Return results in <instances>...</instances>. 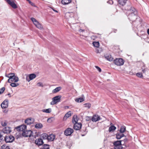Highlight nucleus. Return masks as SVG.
I'll return each mask as SVG.
<instances>
[{"instance_id":"1","label":"nucleus","mask_w":149,"mask_h":149,"mask_svg":"<svg viewBox=\"0 0 149 149\" xmlns=\"http://www.w3.org/2000/svg\"><path fill=\"white\" fill-rule=\"evenodd\" d=\"M133 10L131 13H128L126 14L128 16L129 19L133 22L135 21L137 18V12L135 9H133Z\"/></svg>"},{"instance_id":"2","label":"nucleus","mask_w":149,"mask_h":149,"mask_svg":"<svg viewBox=\"0 0 149 149\" xmlns=\"http://www.w3.org/2000/svg\"><path fill=\"white\" fill-rule=\"evenodd\" d=\"M133 9L135 8L132 6L131 3L130 2L127 3V4L125 7V10L127 11L126 12V14L131 13V12L132 11V10H133Z\"/></svg>"},{"instance_id":"3","label":"nucleus","mask_w":149,"mask_h":149,"mask_svg":"<svg viewBox=\"0 0 149 149\" xmlns=\"http://www.w3.org/2000/svg\"><path fill=\"white\" fill-rule=\"evenodd\" d=\"M122 141L121 140H118L116 141H114L113 143V145L114 146L115 149H122L123 147L122 145V144L121 143Z\"/></svg>"},{"instance_id":"4","label":"nucleus","mask_w":149,"mask_h":149,"mask_svg":"<svg viewBox=\"0 0 149 149\" xmlns=\"http://www.w3.org/2000/svg\"><path fill=\"white\" fill-rule=\"evenodd\" d=\"M114 63L118 66L122 65H123L124 61L122 58H116L113 61Z\"/></svg>"},{"instance_id":"5","label":"nucleus","mask_w":149,"mask_h":149,"mask_svg":"<svg viewBox=\"0 0 149 149\" xmlns=\"http://www.w3.org/2000/svg\"><path fill=\"white\" fill-rule=\"evenodd\" d=\"M61 97V95H58L53 98H52V101L50 102V104L51 105H54L56 104L57 102H60Z\"/></svg>"},{"instance_id":"6","label":"nucleus","mask_w":149,"mask_h":149,"mask_svg":"<svg viewBox=\"0 0 149 149\" xmlns=\"http://www.w3.org/2000/svg\"><path fill=\"white\" fill-rule=\"evenodd\" d=\"M15 139V137L12 135L6 136L4 138V140L6 143H12Z\"/></svg>"},{"instance_id":"7","label":"nucleus","mask_w":149,"mask_h":149,"mask_svg":"<svg viewBox=\"0 0 149 149\" xmlns=\"http://www.w3.org/2000/svg\"><path fill=\"white\" fill-rule=\"evenodd\" d=\"M33 133L32 131L31 130H24L22 134L23 136L25 137H31L32 136Z\"/></svg>"},{"instance_id":"8","label":"nucleus","mask_w":149,"mask_h":149,"mask_svg":"<svg viewBox=\"0 0 149 149\" xmlns=\"http://www.w3.org/2000/svg\"><path fill=\"white\" fill-rule=\"evenodd\" d=\"M73 132L74 130L72 129L68 128L65 130L64 134L66 136H69L71 135Z\"/></svg>"},{"instance_id":"9","label":"nucleus","mask_w":149,"mask_h":149,"mask_svg":"<svg viewBox=\"0 0 149 149\" xmlns=\"http://www.w3.org/2000/svg\"><path fill=\"white\" fill-rule=\"evenodd\" d=\"M26 128V126L25 125H22L19 126H17L16 127V129L17 131H24L25 130Z\"/></svg>"},{"instance_id":"10","label":"nucleus","mask_w":149,"mask_h":149,"mask_svg":"<svg viewBox=\"0 0 149 149\" xmlns=\"http://www.w3.org/2000/svg\"><path fill=\"white\" fill-rule=\"evenodd\" d=\"M11 128L8 127H5L2 130V132L4 134H9L11 132Z\"/></svg>"},{"instance_id":"11","label":"nucleus","mask_w":149,"mask_h":149,"mask_svg":"<svg viewBox=\"0 0 149 149\" xmlns=\"http://www.w3.org/2000/svg\"><path fill=\"white\" fill-rule=\"evenodd\" d=\"M7 2L13 8H17V6L14 2V0H8Z\"/></svg>"},{"instance_id":"12","label":"nucleus","mask_w":149,"mask_h":149,"mask_svg":"<svg viewBox=\"0 0 149 149\" xmlns=\"http://www.w3.org/2000/svg\"><path fill=\"white\" fill-rule=\"evenodd\" d=\"M82 126V124L81 123H76L74 124L73 128L75 130H79Z\"/></svg>"},{"instance_id":"13","label":"nucleus","mask_w":149,"mask_h":149,"mask_svg":"<svg viewBox=\"0 0 149 149\" xmlns=\"http://www.w3.org/2000/svg\"><path fill=\"white\" fill-rule=\"evenodd\" d=\"M8 100H5L1 104V107L3 109L6 108L8 107Z\"/></svg>"},{"instance_id":"14","label":"nucleus","mask_w":149,"mask_h":149,"mask_svg":"<svg viewBox=\"0 0 149 149\" xmlns=\"http://www.w3.org/2000/svg\"><path fill=\"white\" fill-rule=\"evenodd\" d=\"M36 77V75L34 74H30L29 77L27 76L26 77V80L28 81H29L30 80L33 79Z\"/></svg>"},{"instance_id":"15","label":"nucleus","mask_w":149,"mask_h":149,"mask_svg":"<svg viewBox=\"0 0 149 149\" xmlns=\"http://www.w3.org/2000/svg\"><path fill=\"white\" fill-rule=\"evenodd\" d=\"M35 143L37 145L39 146L42 145L43 143V142L42 139H38L35 140Z\"/></svg>"},{"instance_id":"16","label":"nucleus","mask_w":149,"mask_h":149,"mask_svg":"<svg viewBox=\"0 0 149 149\" xmlns=\"http://www.w3.org/2000/svg\"><path fill=\"white\" fill-rule=\"evenodd\" d=\"M105 58L109 61H112L113 59V58L111 56V55L109 54H107L104 55Z\"/></svg>"},{"instance_id":"17","label":"nucleus","mask_w":149,"mask_h":149,"mask_svg":"<svg viewBox=\"0 0 149 149\" xmlns=\"http://www.w3.org/2000/svg\"><path fill=\"white\" fill-rule=\"evenodd\" d=\"M34 119L33 118H27L25 121V123L27 125H30L33 123Z\"/></svg>"},{"instance_id":"18","label":"nucleus","mask_w":149,"mask_h":149,"mask_svg":"<svg viewBox=\"0 0 149 149\" xmlns=\"http://www.w3.org/2000/svg\"><path fill=\"white\" fill-rule=\"evenodd\" d=\"M101 119L100 117L98 115H95L93 116L92 118V120L93 122H96L99 120Z\"/></svg>"},{"instance_id":"19","label":"nucleus","mask_w":149,"mask_h":149,"mask_svg":"<svg viewBox=\"0 0 149 149\" xmlns=\"http://www.w3.org/2000/svg\"><path fill=\"white\" fill-rule=\"evenodd\" d=\"M8 75H10V76L8 77V78H9V79H8V82L9 83H11V81H10V79H12L13 78V77H14V76L15 75L14 73H11L10 74H9Z\"/></svg>"},{"instance_id":"20","label":"nucleus","mask_w":149,"mask_h":149,"mask_svg":"<svg viewBox=\"0 0 149 149\" xmlns=\"http://www.w3.org/2000/svg\"><path fill=\"white\" fill-rule=\"evenodd\" d=\"M36 26L38 29H42V26L40 24L39 22L37 21H36L35 22L33 23Z\"/></svg>"},{"instance_id":"21","label":"nucleus","mask_w":149,"mask_h":149,"mask_svg":"<svg viewBox=\"0 0 149 149\" xmlns=\"http://www.w3.org/2000/svg\"><path fill=\"white\" fill-rule=\"evenodd\" d=\"M127 0H118V3L122 6L124 5L126 3Z\"/></svg>"},{"instance_id":"22","label":"nucleus","mask_w":149,"mask_h":149,"mask_svg":"<svg viewBox=\"0 0 149 149\" xmlns=\"http://www.w3.org/2000/svg\"><path fill=\"white\" fill-rule=\"evenodd\" d=\"M55 135L54 134H50L48 135V140L49 141H53L55 139Z\"/></svg>"},{"instance_id":"23","label":"nucleus","mask_w":149,"mask_h":149,"mask_svg":"<svg viewBox=\"0 0 149 149\" xmlns=\"http://www.w3.org/2000/svg\"><path fill=\"white\" fill-rule=\"evenodd\" d=\"M13 78L12 79H10V81H11V83L13 82H17L19 81V78L18 77L15 76H14V77H13Z\"/></svg>"},{"instance_id":"24","label":"nucleus","mask_w":149,"mask_h":149,"mask_svg":"<svg viewBox=\"0 0 149 149\" xmlns=\"http://www.w3.org/2000/svg\"><path fill=\"white\" fill-rule=\"evenodd\" d=\"M35 128L37 129H40L43 127V125L42 124L40 123H38L35 125Z\"/></svg>"},{"instance_id":"25","label":"nucleus","mask_w":149,"mask_h":149,"mask_svg":"<svg viewBox=\"0 0 149 149\" xmlns=\"http://www.w3.org/2000/svg\"><path fill=\"white\" fill-rule=\"evenodd\" d=\"M78 120V119L77 116L76 115H74L73 117L72 121L73 123H78L77 122Z\"/></svg>"},{"instance_id":"26","label":"nucleus","mask_w":149,"mask_h":149,"mask_svg":"<svg viewBox=\"0 0 149 149\" xmlns=\"http://www.w3.org/2000/svg\"><path fill=\"white\" fill-rule=\"evenodd\" d=\"M71 2V0H62L61 3L64 5L68 4Z\"/></svg>"},{"instance_id":"27","label":"nucleus","mask_w":149,"mask_h":149,"mask_svg":"<svg viewBox=\"0 0 149 149\" xmlns=\"http://www.w3.org/2000/svg\"><path fill=\"white\" fill-rule=\"evenodd\" d=\"M126 130V127L124 125L121 126L120 130V132L122 133L124 132Z\"/></svg>"},{"instance_id":"28","label":"nucleus","mask_w":149,"mask_h":149,"mask_svg":"<svg viewBox=\"0 0 149 149\" xmlns=\"http://www.w3.org/2000/svg\"><path fill=\"white\" fill-rule=\"evenodd\" d=\"M61 89V87H58L56 88L55 89L52 91L53 93H55L59 91Z\"/></svg>"},{"instance_id":"29","label":"nucleus","mask_w":149,"mask_h":149,"mask_svg":"<svg viewBox=\"0 0 149 149\" xmlns=\"http://www.w3.org/2000/svg\"><path fill=\"white\" fill-rule=\"evenodd\" d=\"M70 112V111L68 112L65 115L63 118L64 120H66L68 118L71 116V114Z\"/></svg>"},{"instance_id":"30","label":"nucleus","mask_w":149,"mask_h":149,"mask_svg":"<svg viewBox=\"0 0 149 149\" xmlns=\"http://www.w3.org/2000/svg\"><path fill=\"white\" fill-rule=\"evenodd\" d=\"M116 129V127L112 125L109 127V132H111L115 130Z\"/></svg>"},{"instance_id":"31","label":"nucleus","mask_w":149,"mask_h":149,"mask_svg":"<svg viewBox=\"0 0 149 149\" xmlns=\"http://www.w3.org/2000/svg\"><path fill=\"white\" fill-rule=\"evenodd\" d=\"M10 146H6V144H3L1 147V149H10Z\"/></svg>"},{"instance_id":"32","label":"nucleus","mask_w":149,"mask_h":149,"mask_svg":"<svg viewBox=\"0 0 149 149\" xmlns=\"http://www.w3.org/2000/svg\"><path fill=\"white\" fill-rule=\"evenodd\" d=\"M51 108H49L47 109H44L42 110V111L45 113H50L51 112Z\"/></svg>"},{"instance_id":"33","label":"nucleus","mask_w":149,"mask_h":149,"mask_svg":"<svg viewBox=\"0 0 149 149\" xmlns=\"http://www.w3.org/2000/svg\"><path fill=\"white\" fill-rule=\"evenodd\" d=\"M48 135L46 133H44L42 134V138L44 139H48Z\"/></svg>"},{"instance_id":"34","label":"nucleus","mask_w":149,"mask_h":149,"mask_svg":"<svg viewBox=\"0 0 149 149\" xmlns=\"http://www.w3.org/2000/svg\"><path fill=\"white\" fill-rule=\"evenodd\" d=\"M93 46L96 47H98L99 46V43L98 42H93Z\"/></svg>"},{"instance_id":"35","label":"nucleus","mask_w":149,"mask_h":149,"mask_svg":"<svg viewBox=\"0 0 149 149\" xmlns=\"http://www.w3.org/2000/svg\"><path fill=\"white\" fill-rule=\"evenodd\" d=\"M41 149H49V145L48 144H44L43 145Z\"/></svg>"},{"instance_id":"36","label":"nucleus","mask_w":149,"mask_h":149,"mask_svg":"<svg viewBox=\"0 0 149 149\" xmlns=\"http://www.w3.org/2000/svg\"><path fill=\"white\" fill-rule=\"evenodd\" d=\"M84 100V99L82 98H77L76 99L75 101L78 102H81L83 101Z\"/></svg>"},{"instance_id":"37","label":"nucleus","mask_w":149,"mask_h":149,"mask_svg":"<svg viewBox=\"0 0 149 149\" xmlns=\"http://www.w3.org/2000/svg\"><path fill=\"white\" fill-rule=\"evenodd\" d=\"M19 85V84L18 83H11L10 85L13 87H16Z\"/></svg>"},{"instance_id":"38","label":"nucleus","mask_w":149,"mask_h":149,"mask_svg":"<svg viewBox=\"0 0 149 149\" xmlns=\"http://www.w3.org/2000/svg\"><path fill=\"white\" fill-rule=\"evenodd\" d=\"M7 123V122L5 120L1 122V125L2 126L5 127L6 126Z\"/></svg>"},{"instance_id":"39","label":"nucleus","mask_w":149,"mask_h":149,"mask_svg":"<svg viewBox=\"0 0 149 149\" xmlns=\"http://www.w3.org/2000/svg\"><path fill=\"white\" fill-rule=\"evenodd\" d=\"M116 138L118 139H120L121 138V137L120 134V133H117L116 134Z\"/></svg>"},{"instance_id":"40","label":"nucleus","mask_w":149,"mask_h":149,"mask_svg":"<svg viewBox=\"0 0 149 149\" xmlns=\"http://www.w3.org/2000/svg\"><path fill=\"white\" fill-rule=\"evenodd\" d=\"M136 75L138 77L141 78L143 77V75L141 73H137Z\"/></svg>"},{"instance_id":"41","label":"nucleus","mask_w":149,"mask_h":149,"mask_svg":"<svg viewBox=\"0 0 149 149\" xmlns=\"http://www.w3.org/2000/svg\"><path fill=\"white\" fill-rule=\"evenodd\" d=\"M85 107H86L88 108H89L91 106V104L89 103H86L84 104Z\"/></svg>"},{"instance_id":"42","label":"nucleus","mask_w":149,"mask_h":149,"mask_svg":"<svg viewBox=\"0 0 149 149\" xmlns=\"http://www.w3.org/2000/svg\"><path fill=\"white\" fill-rule=\"evenodd\" d=\"M5 89L4 87H3L0 89V95L2 94L4 91Z\"/></svg>"},{"instance_id":"43","label":"nucleus","mask_w":149,"mask_h":149,"mask_svg":"<svg viewBox=\"0 0 149 149\" xmlns=\"http://www.w3.org/2000/svg\"><path fill=\"white\" fill-rule=\"evenodd\" d=\"M31 20L33 22V23H34V22H36V21L37 20L36 19L33 17H31Z\"/></svg>"},{"instance_id":"44","label":"nucleus","mask_w":149,"mask_h":149,"mask_svg":"<svg viewBox=\"0 0 149 149\" xmlns=\"http://www.w3.org/2000/svg\"><path fill=\"white\" fill-rule=\"evenodd\" d=\"M95 67L96 69H97V70L100 72L101 71V69L98 66H95Z\"/></svg>"},{"instance_id":"45","label":"nucleus","mask_w":149,"mask_h":149,"mask_svg":"<svg viewBox=\"0 0 149 149\" xmlns=\"http://www.w3.org/2000/svg\"><path fill=\"white\" fill-rule=\"evenodd\" d=\"M28 2L30 4H31L32 6H35L34 3H32L30 0Z\"/></svg>"},{"instance_id":"46","label":"nucleus","mask_w":149,"mask_h":149,"mask_svg":"<svg viewBox=\"0 0 149 149\" xmlns=\"http://www.w3.org/2000/svg\"><path fill=\"white\" fill-rule=\"evenodd\" d=\"M107 3L111 4H112L113 3V1L112 0H109L107 1Z\"/></svg>"},{"instance_id":"47","label":"nucleus","mask_w":149,"mask_h":149,"mask_svg":"<svg viewBox=\"0 0 149 149\" xmlns=\"http://www.w3.org/2000/svg\"><path fill=\"white\" fill-rule=\"evenodd\" d=\"M3 139V135L0 133V142L2 141Z\"/></svg>"},{"instance_id":"48","label":"nucleus","mask_w":149,"mask_h":149,"mask_svg":"<svg viewBox=\"0 0 149 149\" xmlns=\"http://www.w3.org/2000/svg\"><path fill=\"white\" fill-rule=\"evenodd\" d=\"M122 142L124 141V143L123 144V145H124L125 143L127 142L128 141V139L127 138H125L123 140H122Z\"/></svg>"},{"instance_id":"49","label":"nucleus","mask_w":149,"mask_h":149,"mask_svg":"<svg viewBox=\"0 0 149 149\" xmlns=\"http://www.w3.org/2000/svg\"><path fill=\"white\" fill-rule=\"evenodd\" d=\"M37 85L40 86H41L42 87L43 86V85H42V83L40 82H39L38 83Z\"/></svg>"},{"instance_id":"50","label":"nucleus","mask_w":149,"mask_h":149,"mask_svg":"<svg viewBox=\"0 0 149 149\" xmlns=\"http://www.w3.org/2000/svg\"><path fill=\"white\" fill-rule=\"evenodd\" d=\"M100 49H96L95 50V52L97 53H100Z\"/></svg>"},{"instance_id":"51","label":"nucleus","mask_w":149,"mask_h":149,"mask_svg":"<svg viewBox=\"0 0 149 149\" xmlns=\"http://www.w3.org/2000/svg\"><path fill=\"white\" fill-rule=\"evenodd\" d=\"M120 135H121V138H122V137H124V136H125V137L126 136H125L124 134H120Z\"/></svg>"},{"instance_id":"52","label":"nucleus","mask_w":149,"mask_h":149,"mask_svg":"<svg viewBox=\"0 0 149 149\" xmlns=\"http://www.w3.org/2000/svg\"><path fill=\"white\" fill-rule=\"evenodd\" d=\"M52 9L54 11H55V12H56V13H58V11H57L56 10H55L54 9V8H52Z\"/></svg>"},{"instance_id":"53","label":"nucleus","mask_w":149,"mask_h":149,"mask_svg":"<svg viewBox=\"0 0 149 149\" xmlns=\"http://www.w3.org/2000/svg\"><path fill=\"white\" fill-rule=\"evenodd\" d=\"M84 31V30H82V29H80V30H79V31L80 32H83Z\"/></svg>"},{"instance_id":"54","label":"nucleus","mask_w":149,"mask_h":149,"mask_svg":"<svg viewBox=\"0 0 149 149\" xmlns=\"http://www.w3.org/2000/svg\"><path fill=\"white\" fill-rule=\"evenodd\" d=\"M69 108V107L68 106H66L65 107V108L66 109H68Z\"/></svg>"},{"instance_id":"55","label":"nucleus","mask_w":149,"mask_h":149,"mask_svg":"<svg viewBox=\"0 0 149 149\" xmlns=\"http://www.w3.org/2000/svg\"><path fill=\"white\" fill-rule=\"evenodd\" d=\"M89 117H88L86 119V120L89 121Z\"/></svg>"},{"instance_id":"56","label":"nucleus","mask_w":149,"mask_h":149,"mask_svg":"<svg viewBox=\"0 0 149 149\" xmlns=\"http://www.w3.org/2000/svg\"><path fill=\"white\" fill-rule=\"evenodd\" d=\"M142 71L143 73H145L146 71V70L145 69H143L142 70Z\"/></svg>"},{"instance_id":"57","label":"nucleus","mask_w":149,"mask_h":149,"mask_svg":"<svg viewBox=\"0 0 149 149\" xmlns=\"http://www.w3.org/2000/svg\"><path fill=\"white\" fill-rule=\"evenodd\" d=\"M147 32L148 34L149 35V29H148Z\"/></svg>"},{"instance_id":"58","label":"nucleus","mask_w":149,"mask_h":149,"mask_svg":"<svg viewBox=\"0 0 149 149\" xmlns=\"http://www.w3.org/2000/svg\"><path fill=\"white\" fill-rule=\"evenodd\" d=\"M116 31H117V30L116 29H114L113 30V32L114 33H116Z\"/></svg>"},{"instance_id":"59","label":"nucleus","mask_w":149,"mask_h":149,"mask_svg":"<svg viewBox=\"0 0 149 149\" xmlns=\"http://www.w3.org/2000/svg\"><path fill=\"white\" fill-rule=\"evenodd\" d=\"M70 13L69 12H67L65 13V15H68V14H69Z\"/></svg>"},{"instance_id":"60","label":"nucleus","mask_w":149,"mask_h":149,"mask_svg":"<svg viewBox=\"0 0 149 149\" xmlns=\"http://www.w3.org/2000/svg\"><path fill=\"white\" fill-rule=\"evenodd\" d=\"M10 75H8H8H6V76L8 77L10 76Z\"/></svg>"},{"instance_id":"61","label":"nucleus","mask_w":149,"mask_h":149,"mask_svg":"<svg viewBox=\"0 0 149 149\" xmlns=\"http://www.w3.org/2000/svg\"><path fill=\"white\" fill-rule=\"evenodd\" d=\"M51 120L50 118H49L48 119H47V121L48 122L49 121V120Z\"/></svg>"},{"instance_id":"62","label":"nucleus","mask_w":149,"mask_h":149,"mask_svg":"<svg viewBox=\"0 0 149 149\" xmlns=\"http://www.w3.org/2000/svg\"><path fill=\"white\" fill-rule=\"evenodd\" d=\"M7 95H10V93H8V94H7Z\"/></svg>"},{"instance_id":"63","label":"nucleus","mask_w":149,"mask_h":149,"mask_svg":"<svg viewBox=\"0 0 149 149\" xmlns=\"http://www.w3.org/2000/svg\"><path fill=\"white\" fill-rule=\"evenodd\" d=\"M27 1H28L29 0H26Z\"/></svg>"},{"instance_id":"64","label":"nucleus","mask_w":149,"mask_h":149,"mask_svg":"<svg viewBox=\"0 0 149 149\" xmlns=\"http://www.w3.org/2000/svg\"><path fill=\"white\" fill-rule=\"evenodd\" d=\"M6 1H8V0H5Z\"/></svg>"}]
</instances>
